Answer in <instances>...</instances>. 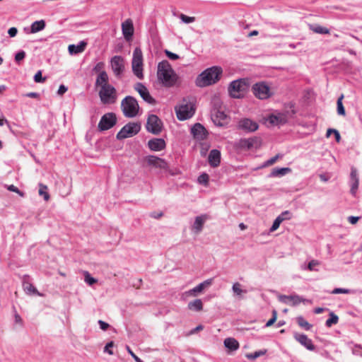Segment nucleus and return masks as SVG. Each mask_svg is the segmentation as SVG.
<instances>
[{
	"mask_svg": "<svg viewBox=\"0 0 362 362\" xmlns=\"http://www.w3.org/2000/svg\"><path fill=\"white\" fill-rule=\"evenodd\" d=\"M157 77L165 87H173L177 81V76L167 60H163L158 64Z\"/></svg>",
	"mask_w": 362,
	"mask_h": 362,
	"instance_id": "obj_1",
	"label": "nucleus"
},
{
	"mask_svg": "<svg viewBox=\"0 0 362 362\" xmlns=\"http://www.w3.org/2000/svg\"><path fill=\"white\" fill-rule=\"evenodd\" d=\"M222 72L223 70L220 66H214L208 68L198 75L195 83L200 88L213 85L219 81Z\"/></svg>",
	"mask_w": 362,
	"mask_h": 362,
	"instance_id": "obj_2",
	"label": "nucleus"
},
{
	"mask_svg": "<svg viewBox=\"0 0 362 362\" xmlns=\"http://www.w3.org/2000/svg\"><path fill=\"white\" fill-rule=\"evenodd\" d=\"M249 89V81L247 78H240L230 82L228 86L230 95L233 98H243Z\"/></svg>",
	"mask_w": 362,
	"mask_h": 362,
	"instance_id": "obj_3",
	"label": "nucleus"
},
{
	"mask_svg": "<svg viewBox=\"0 0 362 362\" xmlns=\"http://www.w3.org/2000/svg\"><path fill=\"white\" fill-rule=\"evenodd\" d=\"M121 108L126 117L132 118L137 115L139 105L135 98L128 95L122 100Z\"/></svg>",
	"mask_w": 362,
	"mask_h": 362,
	"instance_id": "obj_4",
	"label": "nucleus"
},
{
	"mask_svg": "<svg viewBox=\"0 0 362 362\" xmlns=\"http://www.w3.org/2000/svg\"><path fill=\"white\" fill-rule=\"evenodd\" d=\"M132 66L134 74L138 78L143 79V54L140 48L136 47L133 52Z\"/></svg>",
	"mask_w": 362,
	"mask_h": 362,
	"instance_id": "obj_5",
	"label": "nucleus"
},
{
	"mask_svg": "<svg viewBox=\"0 0 362 362\" xmlns=\"http://www.w3.org/2000/svg\"><path fill=\"white\" fill-rule=\"evenodd\" d=\"M253 95L259 100H267L273 95L269 85L264 81L255 83L252 86Z\"/></svg>",
	"mask_w": 362,
	"mask_h": 362,
	"instance_id": "obj_6",
	"label": "nucleus"
},
{
	"mask_svg": "<svg viewBox=\"0 0 362 362\" xmlns=\"http://www.w3.org/2000/svg\"><path fill=\"white\" fill-rule=\"evenodd\" d=\"M261 146V139L253 136L247 139H240L235 141L234 147L240 151H249L252 148H259Z\"/></svg>",
	"mask_w": 362,
	"mask_h": 362,
	"instance_id": "obj_7",
	"label": "nucleus"
},
{
	"mask_svg": "<svg viewBox=\"0 0 362 362\" xmlns=\"http://www.w3.org/2000/svg\"><path fill=\"white\" fill-rule=\"evenodd\" d=\"M141 129V125L138 122H129L125 124L117 134L116 138L122 140L137 134Z\"/></svg>",
	"mask_w": 362,
	"mask_h": 362,
	"instance_id": "obj_8",
	"label": "nucleus"
},
{
	"mask_svg": "<svg viewBox=\"0 0 362 362\" xmlns=\"http://www.w3.org/2000/svg\"><path fill=\"white\" fill-rule=\"evenodd\" d=\"M99 96L104 104L113 103L117 98L116 89L110 84L103 86L99 91Z\"/></svg>",
	"mask_w": 362,
	"mask_h": 362,
	"instance_id": "obj_9",
	"label": "nucleus"
},
{
	"mask_svg": "<svg viewBox=\"0 0 362 362\" xmlns=\"http://www.w3.org/2000/svg\"><path fill=\"white\" fill-rule=\"evenodd\" d=\"M162 128L163 122L161 119L156 115H149L146 124L147 132L158 135L161 132Z\"/></svg>",
	"mask_w": 362,
	"mask_h": 362,
	"instance_id": "obj_10",
	"label": "nucleus"
},
{
	"mask_svg": "<svg viewBox=\"0 0 362 362\" xmlns=\"http://www.w3.org/2000/svg\"><path fill=\"white\" fill-rule=\"evenodd\" d=\"M116 123V115L113 112H108L102 116L98 128L100 132H104L113 127Z\"/></svg>",
	"mask_w": 362,
	"mask_h": 362,
	"instance_id": "obj_11",
	"label": "nucleus"
},
{
	"mask_svg": "<svg viewBox=\"0 0 362 362\" xmlns=\"http://www.w3.org/2000/svg\"><path fill=\"white\" fill-rule=\"evenodd\" d=\"M258 128V123L250 118H242L237 123V129L246 133L254 132Z\"/></svg>",
	"mask_w": 362,
	"mask_h": 362,
	"instance_id": "obj_12",
	"label": "nucleus"
},
{
	"mask_svg": "<svg viewBox=\"0 0 362 362\" xmlns=\"http://www.w3.org/2000/svg\"><path fill=\"white\" fill-rule=\"evenodd\" d=\"M177 117L179 120L183 121L192 117L194 113V109L192 105L185 104L175 108Z\"/></svg>",
	"mask_w": 362,
	"mask_h": 362,
	"instance_id": "obj_13",
	"label": "nucleus"
},
{
	"mask_svg": "<svg viewBox=\"0 0 362 362\" xmlns=\"http://www.w3.org/2000/svg\"><path fill=\"white\" fill-rule=\"evenodd\" d=\"M110 65L115 75L119 78L121 77L124 70V61L121 56H114L110 60Z\"/></svg>",
	"mask_w": 362,
	"mask_h": 362,
	"instance_id": "obj_14",
	"label": "nucleus"
},
{
	"mask_svg": "<svg viewBox=\"0 0 362 362\" xmlns=\"http://www.w3.org/2000/svg\"><path fill=\"white\" fill-rule=\"evenodd\" d=\"M134 89L147 103L151 105H155L156 103V100L151 95L147 88L142 83H136L134 86Z\"/></svg>",
	"mask_w": 362,
	"mask_h": 362,
	"instance_id": "obj_15",
	"label": "nucleus"
},
{
	"mask_svg": "<svg viewBox=\"0 0 362 362\" xmlns=\"http://www.w3.org/2000/svg\"><path fill=\"white\" fill-rule=\"evenodd\" d=\"M190 132L194 139L198 141H202L206 139L208 132L205 127L200 123L194 124L190 129Z\"/></svg>",
	"mask_w": 362,
	"mask_h": 362,
	"instance_id": "obj_16",
	"label": "nucleus"
},
{
	"mask_svg": "<svg viewBox=\"0 0 362 362\" xmlns=\"http://www.w3.org/2000/svg\"><path fill=\"white\" fill-rule=\"evenodd\" d=\"M293 337L308 350L314 351L315 349V346L313 344L312 339H309L306 334L294 333Z\"/></svg>",
	"mask_w": 362,
	"mask_h": 362,
	"instance_id": "obj_17",
	"label": "nucleus"
},
{
	"mask_svg": "<svg viewBox=\"0 0 362 362\" xmlns=\"http://www.w3.org/2000/svg\"><path fill=\"white\" fill-rule=\"evenodd\" d=\"M122 31L124 35V37L127 40H129L132 39L134 35V25L133 22L130 18L127 19L122 23Z\"/></svg>",
	"mask_w": 362,
	"mask_h": 362,
	"instance_id": "obj_18",
	"label": "nucleus"
},
{
	"mask_svg": "<svg viewBox=\"0 0 362 362\" xmlns=\"http://www.w3.org/2000/svg\"><path fill=\"white\" fill-rule=\"evenodd\" d=\"M211 119L215 125L223 127L227 124L228 117L224 112L215 110L211 115Z\"/></svg>",
	"mask_w": 362,
	"mask_h": 362,
	"instance_id": "obj_19",
	"label": "nucleus"
},
{
	"mask_svg": "<svg viewBox=\"0 0 362 362\" xmlns=\"http://www.w3.org/2000/svg\"><path fill=\"white\" fill-rule=\"evenodd\" d=\"M23 288L28 295H40L37 288L33 285L29 275L25 274L23 277Z\"/></svg>",
	"mask_w": 362,
	"mask_h": 362,
	"instance_id": "obj_20",
	"label": "nucleus"
},
{
	"mask_svg": "<svg viewBox=\"0 0 362 362\" xmlns=\"http://www.w3.org/2000/svg\"><path fill=\"white\" fill-rule=\"evenodd\" d=\"M349 183L351 187L350 192L353 196H355L358 188L359 180L357 170L354 168H351Z\"/></svg>",
	"mask_w": 362,
	"mask_h": 362,
	"instance_id": "obj_21",
	"label": "nucleus"
},
{
	"mask_svg": "<svg viewBox=\"0 0 362 362\" xmlns=\"http://www.w3.org/2000/svg\"><path fill=\"white\" fill-rule=\"evenodd\" d=\"M148 146L153 151H160L165 148L166 144L163 139L154 138L148 141Z\"/></svg>",
	"mask_w": 362,
	"mask_h": 362,
	"instance_id": "obj_22",
	"label": "nucleus"
},
{
	"mask_svg": "<svg viewBox=\"0 0 362 362\" xmlns=\"http://www.w3.org/2000/svg\"><path fill=\"white\" fill-rule=\"evenodd\" d=\"M207 219L208 216L206 214L196 216L194 223L192 226V230L196 233H199L202 230L204 224Z\"/></svg>",
	"mask_w": 362,
	"mask_h": 362,
	"instance_id": "obj_23",
	"label": "nucleus"
},
{
	"mask_svg": "<svg viewBox=\"0 0 362 362\" xmlns=\"http://www.w3.org/2000/svg\"><path fill=\"white\" fill-rule=\"evenodd\" d=\"M213 279H208L200 283L193 288L189 290L187 293L189 296H196L198 293H201L204 288L211 286L213 283Z\"/></svg>",
	"mask_w": 362,
	"mask_h": 362,
	"instance_id": "obj_24",
	"label": "nucleus"
},
{
	"mask_svg": "<svg viewBox=\"0 0 362 362\" xmlns=\"http://www.w3.org/2000/svg\"><path fill=\"white\" fill-rule=\"evenodd\" d=\"M208 161L211 167L216 168L221 163V152L217 149H213L209 152Z\"/></svg>",
	"mask_w": 362,
	"mask_h": 362,
	"instance_id": "obj_25",
	"label": "nucleus"
},
{
	"mask_svg": "<svg viewBox=\"0 0 362 362\" xmlns=\"http://www.w3.org/2000/svg\"><path fill=\"white\" fill-rule=\"evenodd\" d=\"M145 160L148 165L160 168H164L166 166L165 160L156 156H148L145 158Z\"/></svg>",
	"mask_w": 362,
	"mask_h": 362,
	"instance_id": "obj_26",
	"label": "nucleus"
},
{
	"mask_svg": "<svg viewBox=\"0 0 362 362\" xmlns=\"http://www.w3.org/2000/svg\"><path fill=\"white\" fill-rule=\"evenodd\" d=\"M279 300L284 303H290L292 306H296L300 303V296L298 295H281Z\"/></svg>",
	"mask_w": 362,
	"mask_h": 362,
	"instance_id": "obj_27",
	"label": "nucleus"
},
{
	"mask_svg": "<svg viewBox=\"0 0 362 362\" xmlns=\"http://www.w3.org/2000/svg\"><path fill=\"white\" fill-rule=\"evenodd\" d=\"M45 21L44 20L34 21L30 28H25L24 30L26 33H36L45 29Z\"/></svg>",
	"mask_w": 362,
	"mask_h": 362,
	"instance_id": "obj_28",
	"label": "nucleus"
},
{
	"mask_svg": "<svg viewBox=\"0 0 362 362\" xmlns=\"http://www.w3.org/2000/svg\"><path fill=\"white\" fill-rule=\"evenodd\" d=\"M87 46V42L82 40L77 45H69L68 50L70 54H78L83 52Z\"/></svg>",
	"mask_w": 362,
	"mask_h": 362,
	"instance_id": "obj_29",
	"label": "nucleus"
},
{
	"mask_svg": "<svg viewBox=\"0 0 362 362\" xmlns=\"http://www.w3.org/2000/svg\"><path fill=\"white\" fill-rule=\"evenodd\" d=\"M290 172H291L290 168H275L272 170L268 176L269 177H282Z\"/></svg>",
	"mask_w": 362,
	"mask_h": 362,
	"instance_id": "obj_30",
	"label": "nucleus"
},
{
	"mask_svg": "<svg viewBox=\"0 0 362 362\" xmlns=\"http://www.w3.org/2000/svg\"><path fill=\"white\" fill-rule=\"evenodd\" d=\"M108 79H109V78H108V75H107V72L103 71L98 75L96 80H95V85L96 87L100 86L101 88L102 86H103L109 85Z\"/></svg>",
	"mask_w": 362,
	"mask_h": 362,
	"instance_id": "obj_31",
	"label": "nucleus"
},
{
	"mask_svg": "<svg viewBox=\"0 0 362 362\" xmlns=\"http://www.w3.org/2000/svg\"><path fill=\"white\" fill-rule=\"evenodd\" d=\"M223 343L226 348L230 351H236L240 346L238 341L235 339L231 337L225 339Z\"/></svg>",
	"mask_w": 362,
	"mask_h": 362,
	"instance_id": "obj_32",
	"label": "nucleus"
},
{
	"mask_svg": "<svg viewBox=\"0 0 362 362\" xmlns=\"http://www.w3.org/2000/svg\"><path fill=\"white\" fill-rule=\"evenodd\" d=\"M187 308L190 310L199 312L203 310V303L201 299H195L189 302Z\"/></svg>",
	"mask_w": 362,
	"mask_h": 362,
	"instance_id": "obj_33",
	"label": "nucleus"
},
{
	"mask_svg": "<svg viewBox=\"0 0 362 362\" xmlns=\"http://www.w3.org/2000/svg\"><path fill=\"white\" fill-rule=\"evenodd\" d=\"M296 322L298 325L305 330H310L313 325H310L305 318L302 316H298L296 317Z\"/></svg>",
	"mask_w": 362,
	"mask_h": 362,
	"instance_id": "obj_34",
	"label": "nucleus"
},
{
	"mask_svg": "<svg viewBox=\"0 0 362 362\" xmlns=\"http://www.w3.org/2000/svg\"><path fill=\"white\" fill-rule=\"evenodd\" d=\"M267 350L264 349L259 351H256L253 353H249L246 354V358L249 360H255L258 357L264 356L267 354Z\"/></svg>",
	"mask_w": 362,
	"mask_h": 362,
	"instance_id": "obj_35",
	"label": "nucleus"
},
{
	"mask_svg": "<svg viewBox=\"0 0 362 362\" xmlns=\"http://www.w3.org/2000/svg\"><path fill=\"white\" fill-rule=\"evenodd\" d=\"M310 29L315 33L318 34H329V30L326 27H323L319 25H310Z\"/></svg>",
	"mask_w": 362,
	"mask_h": 362,
	"instance_id": "obj_36",
	"label": "nucleus"
},
{
	"mask_svg": "<svg viewBox=\"0 0 362 362\" xmlns=\"http://www.w3.org/2000/svg\"><path fill=\"white\" fill-rule=\"evenodd\" d=\"M338 321V316L335 315L333 312H331L329 314V317L325 322V325L327 327H331L333 325L337 324Z\"/></svg>",
	"mask_w": 362,
	"mask_h": 362,
	"instance_id": "obj_37",
	"label": "nucleus"
},
{
	"mask_svg": "<svg viewBox=\"0 0 362 362\" xmlns=\"http://www.w3.org/2000/svg\"><path fill=\"white\" fill-rule=\"evenodd\" d=\"M282 157V154H276L275 156L264 162L263 164L262 165V168H266L274 164L278 160L279 158H281Z\"/></svg>",
	"mask_w": 362,
	"mask_h": 362,
	"instance_id": "obj_38",
	"label": "nucleus"
},
{
	"mask_svg": "<svg viewBox=\"0 0 362 362\" xmlns=\"http://www.w3.org/2000/svg\"><path fill=\"white\" fill-rule=\"evenodd\" d=\"M344 98V95H341L337 100V113L339 115H345V109L342 103V99Z\"/></svg>",
	"mask_w": 362,
	"mask_h": 362,
	"instance_id": "obj_39",
	"label": "nucleus"
},
{
	"mask_svg": "<svg viewBox=\"0 0 362 362\" xmlns=\"http://www.w3.org/2000/svg\"><path fill=\"white\" fill-rule=\"evenodd\" d=\"M40 189H39V194L44 197V199L47 201L49 199V195L47 190V187L42 183H40Z\"/></svg>",
	"mask_w": 362,
	"mask_h": 362,
	"instance_id": "obj_40",
	"label": "nucleus"
},
{
	"mask_svg": "<svg viewBox=\"0 0 362 362\" xmlns=\"http://www.w3.org/2000/svg\"><path fill=\"white\" fill-rule=\"evenodd\" d=\"M84 274V281L88 284L89 286H92L95 283L97 282V279L92 277L88 272L85 271L83 272Z\"/></svg>",
	"mask_w": 362,
	"mask_h": 362,
	"instance_id": "obj_41",
	"label": "nucleus"
},
{
	"mask_svg": "<svg viewBox=\"0 0 362 362\" xmlns=\"http://www.w3.org/2000/svg\"><path fill=\"white\" fill-rule=\"evenodd\" d=\"M240 286L241 285L238 282L233 284L232 286V290L235 294L240 296L243 293H247L246 291H243V289H241Z\"/></svg>",
	"mask_w": 362,
	"mask_h": 362,
	"instance_id": "obj_42",
	"label": "nucleus"
},
{
	"mask_svg": "<svg viewBox=\"0 0 362 362\" xmlns=\"http://www.w3.org/2000/svg\"><path fill=\"white\" fill-rule=\"evenodd\" d=\"M209 177L206 173L201 174L197 179V181L199 184H202L206 185L209 182Z\"/></svg>",
	"mask_w": 362,
	"mask_h": 362,
	"instance_id": "obj_43",
	"label": "nucleus"
},
{
	"mask_svg": "<svg viewBox=\"0 0 362 362\" xmlns=\"http://www.w3.org/2000/svg\"><path fill=\"white\" fill-rule=\"evenodd\" d=\"M25 52L23 50H21L18 52L15 55V61L16 63L20 64V62L23 60L25 57Z\"/></svg>",
	"mask_w": 362,
	"mask_h": 362,
	"instance_id": "obj_44",
	"label": "nucleus"
},
{
	"mask_svg": "<svg viewBox=\"0 0 362 362\" xmlns=\"http://www.w3.org/2000/svg\"><path fill=\"white\" fill-rule=\"evenodd\" d=\"M283 222V221L277 216L273 222L272 227L270 228V231L274 232L279 227L280 224Z\"/></svg>",
	"mask_w": 362,
	"mask_h": 362,
	"instance_id": "obj_45",
	"label": "nucleus"
},
{
	"mask_svg": "<svg viewBox=\"0 0 362 362\" xmlns=\"http://www.w3.org/2000/svg\"><path fill=\"white\" fill-rule=\"evenodd\" d=\"M34 81L36 83H44L46 81V77H42V71L39 70L34 76Z\"/></svg>",
	"mask_w": 362,
	"mask_h": 362,
	"instance_id": "obj_46",
	"label": "nucleus"
},
{
	"mask_svg": "<svg viewBox=\"0 0 362 362\" xmlns=\"http://www.w3.org/2000/svg\"><path fill=\"white\" fill-rule=\"evenodd\" d=\"M105 64L103 62H98L93 69V71L95 73H101L105 71L104 69Z\"/></svg>",
	"mask_w": 362,
	"mask_h": 362,
	"instance_id": "obj_47",
	"label": "nucleus"
},
{
	"mask_svg": "<svg viewBox=\"0 0 362 362\" xmlns=\"http://www.w3.org/2000/svg\"><path fill=\"white\" fill-rule=\"evenodd\" d=\"M180 18L181 19V21L185 23H193L194 21H195V18L194 17H190V16H187L183 13H181L180 16Z\"/></svg>",
	"mask_w": 362,
	"mask_h": 362,
	"instance_id": "obj_48",
	"label": "nucleus"
},
{
	"mask_svg": "<svg viewBox=\"0 0 362 362\" xmlns=\"http://www.w3.org/2000/svg\"><path fill=\"white\" fill-rule=\"evenodd\" d=\"M278 216L284 221L286 220H290L292 217V214L291 211L286 210L281 212Z\"/></svg>",
	"mask_w": 362,
	"mask_h": 362,
	"instance_id": "obj_49",
	"label": "nucleus"
},
{
	"mask_svg": "<svg viewBox=\"0 0 362 362\" xmlns=\"http://www.w3.org/2000/svg\"><path fill=\"white\" fill-rule=\"evenodd\" d=\"M319 264V262L315 259L310 261L307 265L306 269L310 271H316L315 267Z\"/></svg>",
	"mask_w": 362,
	"mask_h": 362,
	"instance_id": "obj_50",
	"label": "nucleus"
},
{
	"mask_svg": "<svg viewBox=\"0 0 362 362\" xmlns=\"http://www.w3.org/2000/svg\"><path fill=\"white\" fill-rule=\"evenodd\" d=\"M352 353L354 355L360 356L362 357V347L359 344H355L352 349Z\"/></svg>",
	"mask_w": 362,
	"mask_h": 362,
	"instance_id": "obj_51",
	"label": "nucleus"
},
{
	"mask_svg": "<svg viewBox=\"0 0 362 362\" xmlns=\"http://www.w3.org/2000/svg\"><path fill=\"white\" fill-rule=\"evenodd\" d=\"M276 317H277V312L275 310H274L272 311V317L267 322L265 326L266 327L272 326L276 320Z\"/></svg>",
	"mask_w": 362,
	"mask_h": 362,
	"instance_id": "obj_52",
	"label": "nucleus"
},
{
	"mask_svg": "<svg viewBox=\"0 0 362 362\" xmlns=\"http://www.w3.org/2000/svg\"><path fill=\"white\" fill-rule=\"evenodd\" d=\"M351 293V291L349 289H347V288H334L332 291V294H339V293H345V294H348V293Z\"/></svg>",
	"mask_w": 362,
	"mask_h": 362,
	"instance_id": "obj_53",
	"label": "nucleus"
},
{
	"mask_svg": "<svg viewBox=\"0 0 362 362\" xmlns=\"http://www.w3.org/2000/svg\"><path fill=\"white\" fill-rule=\"evenodd\" d=\"M8 190L18 194L21 197H24V193L19 190V189L13 185H8L7 187Z\"/></svg>",
	"mask_w": 362,
	"mask_h": 362,
	"instance_id": "obj_54",
	"label": "nucleus"
},
{
	"mask_svg": "<svg viewBox=\"0 0 362 362\" xmlns=\"http://www.w3.org/2000/svg\"><path fill=\"white\" fill-rule=\"evenodd\" d=\"M165 54L171 60H177L180 58L177 54L173 53L168 49L165 50Z\"/></svg>",
	"mask_w": 362,
	"mask_h": 362,
	"instance_id": "obj_55",
	"label": "nucleus"
},
{
	"mask_svg": "<svg viewBox=\"0 0 362 362\" xmlns=\"http://www.w3.org/2000/svg\"><path fill=\"white\" fill-rule=\"evenodd\" d=\"M270 122L274 124H278L281 122L280 117L277 115H272L269 117Z\"/></svg>",
	"mask_w": 362,
	"mask_h": 362,
	"instance_id": "obj_56",
	"label": "nucleus"
},
{
	"mask_svg": "<svg viewBox=\"0 0 362 362\" xmlns=\"http://www.w3.org/2000/svg\"><path fill=\"white\" fill-rule=\"evenodd\" d=\"M114 344L112 341L108 342L104 349V351L108 353L110 355L113 354V351H112L111 348L113 346Z\"/></svg>",
	"mask_w": 362,
	"mask_h": 362,
	"instance_id": "obj_57",
	"label": "nucleus"
},
{
	"mask_svg": "<svg viewBox=\"0 0 362 362\" xmlns=\"http://www.w3.org/2000/svg\"><path fill=\"white\" fill-rule=\"evenodd\" d=\"M98 325L100 326V328L102 329V330H107V328L110 327L109 324L100 320H98Z\"/></svg>",
	"mask_w": 362,
	"mask_h": 362,
	"instance_id": "obj_58",
	"label": "nucleus"
},
{
	"mask_svg": "<svg viewBox=\"0 0 362 362\" xmlns=\"http://www.w3.org/2000/svg\"><path fill=\"white\" fill-rule=\"evenodd\" d=\"M18 33V30L15 27L10 28L8 30V34L11 37H14Z\"/></svg>",
	"mask_w": 362,
	"mask_h": 362,
	"instance_id": "obj_59",
	"label": "nucleus"
},
{
	"mask_svg": "<svg viewBox=\"0 0 362 362\" xmlns=\"http://www.w3.org/2000/svg\"><path fill=\"white\" fill-rule=\"evenodd\" d=\"M129 354L132 356L136 362H143V361L139 358L129 347H127Z\"/></svg>",
	"mask_w": 362,
	"mask_h": 362,
	"instance_id": "obj_60",
	"label": "nucleus"
},
{
	"mask_svg": "<svg viewBox=\"0 0 362 362\" xmlns=\"http://www.w3.org/2000/svg\"><path fill=\"white\" fill-rule=\"evenodd\" d=\"M358 219H359V217H358V216H351L348 217V221L351 224H356L358 222Z\"/></svg>",
	"mask_w": 362,
	"mask_h": 362,
	"instance_id": "obj_61",
	"label": "nucleus"
},
{
	"mask_svg": "<svg viewBox=\"0 0 362 362\" xmlns=\"http://www.w3.org/2000/svg\"><path fill=\"white\" fill-rule=\"evenodd\" d=\"M28 98H37L40 97V94L36 92H30L25 95Z\"/></svg>",
	"mask_w": 362,
	"mask_h": 362,
	"instance_id": "obj_62",
	"label": "nucleus"
},
{
	"mask_svg": "<svg viewBox=\"0 0 362 362\" xmlns=\"http://www.w3.org/2000/svg\"><path fill=\"white\" fill-rule=\"evenodd\" d=\"M67 90V87L64 85H61L58 89V94L59 95H63L64 93H66Z\"/></svg>",
	"mask_w": 362,
	"mask_h": 362,
	"instance_id": "obj_63",
	"label": "nucleus"
},
{
	"mask_svg": "<svg viewBox=\"0 0 362 362\" xmlns=\"http://www.w3.org/2000/svg\"><path fill=\"white\" fill-rule=\"evenodd\" d=\"M334 134L335 139H336L337 142H339L341 140V136H340L339 131L336 129Z\"/></svg>",
	"mask_w": 362,
	"mask_h": 362,
	"instance_id": "obj_64",
	"label": "nucleus"
}]
</instances>
